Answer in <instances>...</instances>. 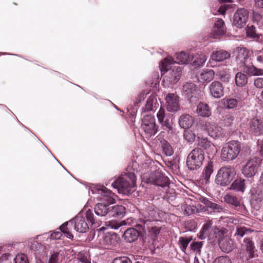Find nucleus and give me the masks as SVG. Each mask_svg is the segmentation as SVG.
<instances>
[{"label":"nucleus","instance_id":"nucleus-33","mask_svg":"<svg viewBox=\"0 0 263 263\" xmlns=\"http://www.w3.org/2000/svg\"><path fill=\"white\" fill-rule=\"evenodd\" d=\"M213 222L211 220H207L203 224L201 230L199 233V238L201 239H205L209 234L212 227Z\"/></svg>","mask_w":263,"mask_h":263},{"label":"nucleus","instance_id":"nucleus-12","mask_svg":"<svg viewBox=\"0 0 263 263\" xmlns=\"http://www.w3.org/2000/svg\"><path fill=\"white\" fill-rule=\"evenodd\" d=\"M165 101L168 111L175 112L180 110L179 97L176 93H168L165 97Z\"/></svg>","mask_w":263,"mask_h":263},{"label":"nucleus","instance_id":"nucleus-63","mask_svg":"<svg viewBox=\"0 0 263 263\" xmlns=\"http://www.w3.org/2000/svg\"><path fill=\"white\" fill-rule=\"evenodd\" d=\"M214 263H231V260L227 256H220L215 260Z\"/></svg>","mask_w":263,"mask_h":263},{"label":"nucleus","instance_id":"nucleus-51","mask_svg":"<svg viewBox=\"0 0 263 263\" xmlns=\"http://www.w3.org/2000/svg\"><path fill=\"white\" fill-rule=\"evenodd\" d=\"M253 21L254 22H256L259 26H261L263 24V16L258 12H253Z\"/></svg>","mask_w":263,"mask_h":263},{"label":"nucleus","instance_id":"nucleus-50","mask_svg":"<svg viewBox=\"0 0 263 263\" xmlns=\"http://www.w3.org/2000/svg\"><path fill=\"white\" fill-rule=\"evenodd\" d=\"M238 105V101L236 99H229L224 102V105L228 109H233Z\"/></svg>","mask_w":263,"mask_h":263},{"label":"nucleus","instance_id":"nucleus-9","mask_svg":"<svg viewBox=\"0 0 263 263\" xmlns=\"http://www.w3.org/2000/svg\"><path fill=\"white\" fill-rule=\"evenodd\" d=\"M159 214L152 206H149L145 209H142L140 212L139 220L142 225H146V223L151 221L159 220Z\"/></svg>","mask_w":263,"mask_h":263},{"label":"nucleus","instance_id":"nucleus-15","mask_svg":"<svg viewBox=\"0 0 263 263\" xmlns=\"http://www.w3.org/2000/svg\"><path fill=\"white\" fill-rule=\"evenodd\" d=\"M118 237L114 233H107L100 239V243L105 249H111L118 243Z\"/></svg>","mask_w":263,"mask_h":263},{"label":"nucleus","instance_id":"nucleus-3","mask_svg":"<svg viewBox=\"0 0 263 263\" xmlns=\"http://www.w3.org/2000/svg\"><path fill=\"white\" fill-rule=\"evenodd\" d=\"M241 144L237 141H231L225 144L221 151V159L223 161L234 160L238 155Z\"/></svg>","mask_w":263,"mask_h":263},{"label":"nucleus","instance_id":"nucleus-36","mask_svg":"<svg viewBox=\"0 0 263 263\" xmlns=\"http://www.w3.org/2000/svg\"><path fill=\"white\" fill-rule=\"evenodd\" d=\"M244 71H245L248 74L252 76L263 75V69L258 68L254 65H245Z\"/></svg>","mask_w":263,"mask_h":263},{"label":"nucleus","instance_id":"nucleus-10","mask_svg":"<svg viewBox=\"0 0 263 263\" xmlns=\"http://www.w3.org/2000/svg\"><path fill=\"white\" fill-rule=\"evenodd\" d=\"M135 228L128 229L124 233V239L128 242H133L137 240L140 234L146 233L145 225L137 224Z\"/></svg>","mask_w":263,"mask_h":263},{"label":"nucleus","instance_id":"nucleus-20","mask_svg":"<svg viewBox=\"0 0 263 263\" xmlns=\"http://www.w3.org/2000/svg\"><path fill=\"white\" fill-rule=\"evenodd\" d=\"M145 227L146 233L144 234L146 236L145 239L148 242L153 243L157 239L160 232V228L156 226L149 227L148 224L145 225Z\"/></svg>","mask_w":263,"mask_h":263},{"label":"nucleus","instance_id":"nucleus-46","mask_svg":"<svg viewBox=\"0 0 263 263\" xmlns=\"http://www.w3.org/2000/svg\"><path fill=\"white\" fill-rule=\"evenodd\" d=\"M106 228L104 227H102L100 228L101 230H103L105 229H111L117 230L119 229L120 227V224L118 223L116 221H109L105 222Z\"/></svg>","mask_w":263,"mask_h":263},{"label":"nucleus","instance_id":"nucleus-39","mask_svg":"<svg viewBox=\"0 0 263 263\" xmlns=\"http://www.w3.org/2000/svg\"><path fill=\"white\" fill-rule=\"evenodd\" d=\"M158 105L157 103V99L155 96H150L147 100L145 105V108L147 111L153 110L157 107Z\"/></svg>","mask_w":263,"mask_h":263},{"label":"nucleus","instance_id":"nucleus-43","mask_svg":"<svg viewBox=\"0 0 263 263\" xmlns=\"http://www.w3.org/2000/svg\"><path fill=\"white\" fill-rule=\"evenodd\" d=\"M162 147L163 152L166 156H171L174 153V151L171 145L165 140L161 141Z\"/></svg>","mask_w":263,"mask_h":263},{"label":"nucleus","instance_id":"nucleus-26","mask_svg":"<svg viewBox=\"0 0 263 263\" xmlns=\"http://www.w3.org/2000/svg\"><path fill=\"white\" fill-rule=\"evenodd\" d=\"M250 129L256 134H263V122L257 118L252 119L250 122Z\"/></svg>","mask_w":263,"mask_h":263},{"label":"nucleus","instance_id":"nucleus-42","mask_svg":"<svg viewBox=\"0 0 263 263\" xmlns=\"http://www.w3.org/2000/svg\"><path fill=\"white\" fill-rule=\"evenodd\" d=\"M252 60L263 65V50H255L252 51Z\"/></svg>","mask_w":263,"mask_h":263},{"label":"nucleus","instance_id":"nucleus-24","mask_svg":"<svg viewBox=\"0 0 263 263\" xmlns=\"http://www.w3.org/2000/svg\"><path fill=\"white\" fill-rule=\"evenodd\" d=\"M215 72L212 69H203L197 76L198 80L200 83L209 82L213 80Z\"/></svg>","mask_w":263,"mask_h":263},{"label":"nucleus","instance_id":"nucleus-62","mask_svg":"<svg viewBox=\"0 0 263 263\" xmlns=\"http://www.w3.org/2000/svg\"><path fill=\"white\" fill-rule=\"evenodd\" d=\"M59 253L58 252H54L51 254L48 263H58L59 260Z\"/></svg>","mask_w":263,"mask_h":263},{"label":"nucleus","instance_id":"nucleus-58","mask_svg":"<svg viewBox=\"0 0 263 263\" xmlns=\"http://www.w3.org/2000/svg\"><path fill=\"white\" fill-rule=\"evenodd\" d=\"M248 231H249V230L247 229L245 227H237L236 232L235 234V235L237 237L239 236L240 238H241L245 235L246 233Z\"/></svg>","mask_w":263,"mask_h":263},{"label":"nucleus","instance_id":"nucleus-30","mask_svg":"<svg viewBox=\"0 0 263 263\" xmlns=\"http://www.w3.org/2000/svg\"><path fill=\"white\" fill-rule=\"evenodd\" d=\"M109 205L104 202L98 203L95 207V213L99 216L102 217L108 215L109 217Z\"/></svg>","mask_w":263,"mask_h":263},{"label":"nucleus","instance_id":"nucleus-8","mask_svg":"<svg viewBox=\"0 0 263 263\" xmlns=\"http://www.w3.org/2000/svg\"><path fill=\"white\" fill-rule=\"evenodd\" d=\"M93 194H96L98 200L108 204H113L115 202L114 194L106 187L103 186L91 190Z\"/></svg>","mask_w":263,"mask_h":263},{"label":"nucleus","instance_id":"nucleus-35","mask_svg":"<svg viewBox=\"0 0 263 263\" xmlns=\"http://www.w3.org/2000/svg\"><path fill=\"white\" fill-rule=\"evenodd\" d=\"M69 224L72 225L73 224V220H71L68 222H65L59 227V230L62 231V233L67 237L68 238L72 239L73 238V236L71 231V228L68 227Z\"/></svg>","mask_w":263,"mask_h":263},{"label":"nucleus","instance_id":"nucleus-16","mask_svg":"<svg viewBox=\"0 0 263 263\" xmlns=\"http://www.w3.org/2000/svg\"><path fill=\"white\" fill-rule=\"evenodd\" d=\"M214 235H215V237L216 238L217 241H218L219 245L220 246L221 248H223L225 252H229L232 249V247L231 246L232 243L229 242V244L227 245L226 248H224V236L226 234L227 231L226 229L222 228L219 229L217 228H215L212 229Z\"/></svg>","mask_w":263,"mask_h":263},{"label":"nucleus","instance_id":"nucleus-34","mask_svg":"<svg viewBox=\"0 0 263 263\" xmlns=\"http://www.w3.org/2000/svg\"><path fill=\"white\" fill-rule=\"evenodd\" d=\"M246 180L242 178L236 179L231 184V189L238 192H244L246 189Z\"/></svg>","mask_w":263,"mask_h":263},{"label":"nucleus","instance_id":"nucleus-22","mask_svg":"<svg viewBox=\"0 0 263 263\" xmlns=\"http://www.w3.org/2000/svg\"><path fill=\"white\" fill-rule=\"evenodd\" d=\"M236 59L239 60L240 63H242L245 65L247 64V60L250 56L252 51H250L246 48L243 47H238L236 51Z\"/></svg>","mask_w":263,"mask_h":263},{"label":"nucleus","instance_id":"nucleus-17","mask_svg":"<svg viewBox=\"0 0 263 263\" xmlns=\"http://www.w3.org/2000/svg\"><path fill=\"white\" fill-rule=\"evenodd\" d=\"M206 129L209 135L213 139H220L224 135L223 129L220 126L215 123H206Z\"/></svg>","mask_w":263,"mask_h":263},{"label":"nucleus","instance_id":"nucleus-38","mask_svg":"<svg viewBox=\"0 0 263 263\" xmlns=\"http://www.w3.org/2000/svg\"><path fill=\"white\" fill-rule=\"evenodd\" d=\"M248 82V78L245 74L239 72L235 76V83L238 87L245 86Z\"/></svg>","mask_w":263,"mask_h":263},{"label":"nucleus","instance_id":"nucleus-53","mask_svg":"<svg viewBox=\"0 0 263 263\" xmlns=\"http://www.w3.org/2000/svg\"><path fill=\"white\" fill-rule=\"evenodd\" d=\"M207 208L215 213H220L223 210L220 205L212 201L210 202Z\"/></svg>","mask_w":263,"mask_h":263},{"label":"nucleus","instance_id":"nucleus-47","mask_svg":"<svg viewBox=\"0 0 263 263\" xmlns=\"http://www.w3.org/2000/svg\"><path fill=\"white\" fill-rule=\"evenodd\" d=\"M216 74L219 77V78L224 82L228 81L229 79V75L228 73L227 69L224 70H218L216 72Z\"/></svg>","mask_w":263,"mask_h":263},{"label":"nucleus","instance_id":"nucleus-28","mask_svg":"<svg viewBox=\"0 0 263 263\" xmlns=\"http://www.w3.org/2000/svg\"><path fill=\"white\" fill-rule=\"evenodd\" d=\"M203 207L199 204L194 205H190L188 204H184L181 205V210L183 212L184 214L187 216H190L195 212H198L199 210H202Z\"/></svg>","mask_w":263,"mask_h":263},{"label":"nucleus","instance_id":"nucleus-44","mask_svg":"<svg viewBox=\"0 0 263 263\" xmlns=\"http://www.w3.org/2000/svg\"><path fill=\"white\" fill-rule=\"evenodd\" d=\"M192 238L186 237H180L179 239L178 244L181 250L185 252V251L188 246L189 243L191 241Z\"/></svg>","mask_w":263,"mask_h":263},{"label":"nucleus","instance_id":"nucleus-7","mask_svg":"<svg viewBox=\"0 0 263 263\" xmlns=\"http://www.w3.org/2000/svg\"><path fill=\"white\" fill-rule=\"evenodd\" d=\"M261 160L257 157H254L247 160L242 166L241 171L247 177H251L257 173L260 166Z\"/></svg>","mask_w":263,"mask_h":263},{"label":"nucleus","instance_id":"nucleus-52","mask_svg":"<svg viewBox=\"0 0 263 263\" xmlns=\"http://www.w3.org/2000/svg\"><path fill=\"white\" fill-rule=\"evenodd\" d=\"M183 136L184 139L190 143L195 141V135L191 130H185L184 132Z\"/></svg>","mask_w":263,"mask_h":263},{"label":"nucleus","instance_id":"nucleus-48","mask_svg":"<svg viewBox=\"0 0 263 263\" xmlns=\"http://www.w3.org/2000/svg\"><path fill=\"white\" fill-rule=\"evenodd\" d=\"M203 243L202 242H193L190 245L191 249L196 254H200Z\"/></svg>","mask_w":263,"mask_h":263},{"label":"nucleus","instance_id":"nucleus-18","mask_svg":"<svg viewBox=\"0 0 263 263\" xmlns=\"http://www.w3.org/2000/svg\"><path fill=\"white\" fill-rule=\"evenodd\" d=\"M226 28L224 21L222 19L217 20L214 24L211 32L213 38H217L226 33Z\"/></svg>","mask_w":263,"mask_h":263},{"label":"nucleus","instance_id":"nucleus-11","mask_svg":"<svg viewBox=\"0 0 263 263\" xmlns=\"http://www.w3.org/2000/svg\"><path fill=\"white\" fill-rule=\"evenodd\" d=\"M145 182L148 183H152L162 187L167 185L168 179L163 176L159 171H157L151 173L148 178L146 176L143 177Z\"/></svg>","mask_w":263,"mask_h":263},{"label":"nucleus","instance_id":"nucleus-45","mask_svg":"<svg viewBox=\"0 0 263 263\" xmlns=\"http://www.w3.org/2000/svg\"><path fill=\"white\" fill-rule=\"evenodd\" d=\"M31 248L36 253L38 254H43L46 252V247L41 244V243H39L38 242H34L31 245Z\"/></svg>","mask_w":263,"mask_h":263},{"label":"nucleus","instance_id":"nucleus-4","mask_svg":"<svg viewBox=\"0 0 263 263\" xmlns=\"http://www.w3.org/2000/svg\"><path fill=\"white\" fill-rule=\"evenodd\" d=\"M204 159L203 149L199 147L195 148L187 157L186 165L190 170H196L202 165Z\"/></svg>","mask_w":263,"mask_h":263},{"label":"nucleus","instance_id":"nucleus-14","mask_svg":"<svg viewBox=\"0 0 263 263\" xmlns=\"http://www.w3.org/2000/svg\"><path fill=\"white\" fill-rule=\"evenodd\" d=\"M231 57L230 53L223 50L213 51L210 56L208 66L214 67L217 65V62H222Z\"/></svg>","mask_w":263,"mask_h":263},{"label":"nucleus","instance_id":"nucleus-41","mask_svg":"<svg viewBox=\"0 0 263 263\" xmlns=\"http://www.w3.org/2000/svg\"><path fill=\"white\" fill-rule=\"evenodd\" d=\"M208 59V56L204 54H199L195 59L193 63V65L195 66L200 67L202 66Z\"/></svg>","mask_w":263,"mask_h":263},{"label":"nucleus","instance_id":"nucleus-61","mask_svg":"<svg viewBox=\"0 0 263 263\" xmlns=\"http://www.w3.org/2000/svg\"><path fill=\"white\" fill-rule=\"evenodd\" d=\"M157 117L158 119V121L160 124H162L163 120L165 117V110L164 108L161 107L157 112Z\"/></svg>","mask_w":263,"mask_h":263},{"label":"nucleus","instance_id":"nucleus-27","mask_svg":"<svg viewBox=\"0 0 263 263\" xmlns=\"http://www.w3.org/2000/svg\"><path fill=\"white\" fill-rule=\"evenodd\" d=\"M193 59L192 55H190L188 53L182 51L176 54V60H173V65L174 64H187L192 61Z\"/></svg>","mask_w":263,"mask_h":263},{"label":"nucleus","instance_id":"nucleus-31","mask_svg":"<svg viewBox=\"0 0 263 263\" xmlns=\"http://www.w3.org/2000/svg\"><path fill=\"white\" fill-rule=\"evenodd\" d=\"M125 213V208L121 205H116L114 206L110 207L109 217H122Z\"/></svg>","mask_w":263,"mask_h":263},{"label":"nucleus","instance_id":"nucleus-32","mask_svg":"<svg viewBox=\"0 0 263 263\" xmlns=\"http://www.w3.org/2000/svg\"><path fill=\"white\" fill-rule=\"evenodd\" d=\"M197 114L202 117H209L211 115V109L207 104L200 103L196 109Z\"/></svg>","mask_w":263,"mask_h":263},{"label":"nucleus","instance_id":"nucleus-23","mask_svg":"<svg viewBox=\"0 0 263 263\" xmlns=\"http://www.w3.org/2000/svg\"><path fill=\"white\" fill-rule=\"evenodd\" d=\"M197 87L196 85L192 83L187 82L184 84L182 88V94L188 99L192 98L196 93Z\"/></svg>","mask_w":263,"mask_h":263},{"label":"nucleus","instance_id":"nucleus-49","mask_svg":"<svg viewBox=\"0 0 263 263\" xmlns=\"http://www.w3.org/2000/svg\"><path fill=\"white\" fill-rule=\"evenodd\" d=\"M14 260L15 263H28L27 256L23 253L17 254Z\"/></svg>","mask_w":263,"mask_h":263},{"label":"nucleus","instance_id":"nucleus-1","mask_svg":"<svg viewBox=\"0 0 263 263\" xmlns=\"http://www.w3.org/2000/svg\"><path fill=\"white\" fill-rule=\"evenodd\" d=\"M160 69L161 74L166 75L164 78V83L173 85L180 80L181 68L178 65H173L172 57H167L160 62Z\"/></svg>","mask_w":263,"mask_h":263},{"label":"nucleus","instance_id":"nucleus-54","mask_svg":"<svg viewBox=\"0 0 263 263\" xmlns=\"http://www.w3.org/2000/svg\"><path fill=\"white\" fill-rule=\"evenodd\" d=\"M234 120L235 118L232 115H227L223 120V124L226 126H230L233 123Z\"/></svg>","mask_w":263,"mask_h":263},{"label":"nucleus","instance_id":"nucleus-25","mask_svg":"<svg viewBox=\"0 0 263 263\" xmlns=\"http://www.w3.org/2000/svg\"><path fill=\"white\" fill-rule=\"evenodd\" d=\"M194 118L189 114H183L179 118V124L180 126L184 129L189 128L194 123Z\"/></svg>","mask_w":263,"mask_h":263},{"label":"nucleus","instance_id":"nucleus-6","mask_svg":"<svg viewBox=\"0 0 263 263\" xmlns=\"http://www.w3.org/2000/svg\"><path fill=\"white\" fill-rule=\"evenodd\" d=\"M141 128L143 131V135L146 138H148L154 136L158 131L154 116L151 115L144 116L142 120Z\"/></svg>","mask_w":263,"mask_h":263},{"label":"nucleus","instance_id":"nucleus-40","mask_svg":"<svg viewBox=\"0 0 263 263\" xmlns=\"http://www.w3.org/2000/svg\"><path fill=\"white\" fill-rule=\"evenodd\" d=\"M213 172V165L210 163L205 167L202 174V177L205 181V183L209 182V179Z\"/></svg>","mask_w":263,"mask_h":263},{"label":"nucleus","instance_id":"nucleus-59","mask_svg":"<svg viewBox=\"0 0 263 263\" xmlns=\"http://www.w3.org/2000/svg\"><path fill=\"white\" fill-rule=\"evenodd\" d=\"M112 263H132V261L128 257L122 256L115 258Z\"/></svg>","mask_w":263,"mask_h":263},{"label":"nucleus","instance_id":"nucleus-56","mask_svg":"<svg viewBox=\"0 0 263 263\" xmlns=\"http://www.w3.org/2000/svg\"><path fill=\"white\" fill-rule=\"evenodd\" d=\"M246 33L248 36L255 37L256 36L255 28L253 25L248 26L246 28Z\"/></svg>","mask_w":263,"mask_h":263},{"label":"nucleus","instance_id":"nucleus-55","mask_svg":"<svg viewBox=\"0 0 263 263\" xmlns=\"http://www.w3.org/2000/svg\"><path fill=\"white\" fill-rule=\"evenodd\" d=\"M62 231L59 230V228L55 231H54L52 234L49 235L48 234H45V236H47L49 237L50 236V239H59L62 236Z\"/></svg>","mask_w":263,"mask_h":263},{"label":"nucleus","instance_id":"nucleus-5","mask_svg":"<svg viewBox=\"0 0 263 263\" xmlns=\"http://www.w3.org/2000/svg\"><path fill=\"white\" fill-rule=\"evenodd\" d=\"M235 175V170L233 167H222L218 171L215 178V182L218 185L226 186L231 182Z\"/></svg>","mask_w":263,"mask_h":263},{"label":"nucleus","instance_id":"nucleus-57","mask_svg":"<svg viewBox=\"0 0 263 263\" xmlns=\"http://www.w3.org/2000/svg\"><path fill=\"white\" fill-rule=\"evenodd\" d=\"M78 259L83 263H91L89 257L87 255H85L82 253L78 254Z\"/></svg>","mask_w":263,"mask_h":263},{"label":"nucleus","instance_id":"nucleus-2","mask_svg":"<svg viewBox=\"0 0 263 263\" xmlns=\"http://www.w3.org/2000/svg\"><path fill=\"white\" fill-rule=\"evenodd\" d=\"M136 180L134 173H124L112 183V186L117 189L119 193L128 194L135 190Z\"/></svg>","mask_w":263,"mask_h":263},{"label":"nucleus","instance_id":"nucleus-29","mask_svg":"<svg viewBox=\"0 0 263 263\" xmlns=\"http://www.w3.org/2000/svg\"><path fill=\"white\" fill-rule=\"evenodd\" d=\"M246 250L248 254L247 259L255 257L257 256V250L252 241L247 238L244 239Z\"/></svg>","mask_w":263,"mask_h":263},{"label":"nucleus","instance_id":"nucleus-19","mask_svg":"<svg viewBox=\"0 0 263 263\" xmlns=\"http://www.w3.org/2000/svg\"><path fill=\"white\" fill-rule=\"evenodd\" d=\"M209 88L210 95L214 98H220L224 95L223 85L218 81L213 82Z\"/></svg>","mask_w":263,"mask_h":263},{"label":"nucleus","instance_id":"nucleus-13","mask_svg":"<svg viewBox=\"0 0 263 263\" xmlns=\"http://www.w3.org/2000/svg\"><path fill=\"white\" fill-rule=\"evenodd\" d=\"M249 12L245 8L238 9L233 17V25L237 28L243 27L248 20Z\"/></svg>","mask_w":263,"mask_h":263},{"label":"nucleus","instance_id":"nucleus-64","mask_svg":"<svg viewBox=\"0 0 263 263\" xmlns=\"http://www.w3.org/2000/svg\"><path fill=\"white\" fill-rule=\"evenodd\" d=\"M254 85L257 88H263V78H258L255 79Z\"/></svg>","mask_w":263,"mask_h":263},{"label":"nucleus","instance_id":"nucleus-21","mask_svg":"<svg viewBox=\"0 0 263 263\" xmlns=\"http://www.w3.org/2000/svg\"><path fill=\"white\" fill-rule=\"evenodd\" d=\"M72 220L73 223H74V229L77 232L80 233H85L86 232L88 229V226L84 217L78 215Z\"/></svg>","mask_w":263,"mask_h":263},{"label":"nucleus","instance_id":"nucleus-37","mask_svg":"<svg viewBox=\"0 0 263 263\" xmlns=\"http://www.w3.org/2000/svg\"><path fill=\"white\" fill-rule=\"evenodd\" d=\"M224 200L229 204H231L235 207H238L240 205V199L235 196L231 194H226L224 196Z\"/></svg>","mask_w":263,"mask_h":263},{"label":"nucleus","instance_id":"nucleus-60","mask_svg":"<svg viewBox=\"0 0 263 263\" xmlns=\"http://www.w3.org/2000/svg\"><path fill=\"white\" fill-rule=\"evenodd\" d=\"M10 256L9 253L4 252V247H0V263L7 260Z\"/></svg>","mask_w":263,"mask_h":263}]
</instances>
